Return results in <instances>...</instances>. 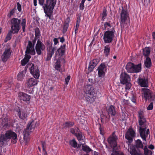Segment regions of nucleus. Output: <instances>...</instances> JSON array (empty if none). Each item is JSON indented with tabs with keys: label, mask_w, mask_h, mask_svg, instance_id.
<instances>
[{
	"label": "nucleus",
	"mask_w": 155,
	"mask_h": 155,
	"mask_svg": "<svg viewBox=\"0 0 155 155\" xmlns=\"http://www.w3.org/2000/svg\"><path fill=\"white\" fill-rule=\"evenodd\" d=\"M12 51L11 48L8 47L5 50V51L2 56V61L3 62H5L10 57Z\"/></svg>",
	"instance_id": "13"
},
{
	"label": "nucleus",
	"mask_w": 155,
	"mask_h": 155,
	"mask_svg": "<svg viewBox=\"0 0 155 155\" xmlns=\"http://www.w3.org/2000/svg\"><path fill=\"white\" fill-rule=\"evenodd\" d=\"M145 155H152L151 151L148 149L146 146L143 149Z\"/></svg>",
	"instance_id": "42"
},
{
	"label": "nucleus",
	"mask_w": 155,
	"mask_h": 155,
	"mask_svg": "<svg viewBox=\"0 0 155 155\" xmlns=\"http://www.w3.org/2000/svg\"><path fill=\"white\" fill-rule=\"evenodd\" d=\"M153 108V103L151 102L147 107V109L148 110H151Z\"/></svg>",
	"instance_id": "52"
},
{
	"label": "nucleus",
	"mask_w": 155,
	"mask_h": 155,
	"mask_svg": "<svg viewBox=\"0 0 155 155\" xmlns=\"http://www.w3.org/2000/svg\"><path fill=\"white\" fill-rule=\"evenodd\" d=\"M53 41L54 42V45H56L59 42L58 39L57 38H54L53 39Z\"/></svg>",
	"instance_id": "56"
},
{
	"label": "nucleus",
	"mask_w": 155,
	"mask_h": 155,
	"mask_svg": "<svg viewBox=\"0 0 155 155\" xmlns=\"http://www.w3.org/2000/svg\"><path fill=\"white\" fill-rule=\"evenodd\" d=\"M69 143L73 147L76 148L77 147V143L75 139L70 140Z\"/></svg>",
	"instance_id": "38"
},
{
	"label": "nucleus",
	"mask_w": 155,
	"mask_h": 155,
	"mask_svg": "<svg viewBox=\"0 0 155 155\" xmlns=\"http://www.w3.org/2000/svg\"><path fill=\"white\" fill-rule=\"evenodd\" d=\"M12 31H9L8 34L5 40V42H6L7 41L10 40L12 38Z\"/></svg>",
	"instance_id": "43"
},
{
	"label": "nucleus",
	"mask_w": 155,
	"mask_h": 155,
	"mask_svg": "<svg viewBox=\"0 0 155 155\" xmlns=\"http://www.w3.org/2000/svg\"><path fill=\"white\" fill-rule=\"evenodd\" d=\"M55 68L56 70L61 72L60 62L58 60L55 64Z\"/></svg>",
	"instance_id": "44"
},
{
	"label": "nucleus",
	"mask_w": 155,
	"mask_h": 155,
	"mask_svg": "<svg viewBox=\"0 0 155 155\" xmlns=\"http://www.w3.org/2000/svg\"><path fill=\"white\" fill-rule=\"evenodd\" d=\"M120 81L121 84L126 85L125 89L129 90L131 86V84L130 82V78H120Z\"/></svg>",
	"instance_id": "19"
},
{
	"label": "nucleus",
	"mask_w": 155,
	"mask_h": 155,
	"mask_svg": "<svg viewBox=\"0 0 155 155\" xmlns=\"http://www.w3.org/2000/svg\"><path fill=\"white\" fill-rule=\"evenodd\" d=\"M154 146L152 144L150 145L148 147V148L151 150L153 149H154Z\"/></svg>",
	"instance_id": "59"
},
{
	"label": "nucleus",
	"mask_w": 155,
	"mask_h": 155,
	"mask_svg": "<svg viewBox=\"0 0 155 155\" xmlns=\"http://www.w3.org/2000/svg\"><path fill=\"white\" fill-rule=\"evenodd\" d=\"M107 112L109 117L115 116L116 113L115 107L113 105H110L108 108Z\"/></svg>",
	"instance_id": "21"
},
{
	"label": "nucleus",
	"mask_w": 155,
	"mask_h": 155,
	"mask_svg": "<svg viewBox=\"0 0 155 155\" xmlns=\"http://www.w3.org/2000/svg\"><path fill=\"white\" fill-rule=\"evenodd\" d=\"M15 9H12L11 11H10L8 14L7 16L8 17L10 18H11L12 15H13L15 13Z\"/></svg>",
	"instance_id": "49"
},
{
	"label": "nucleus",
	"mask_w": 155,
	"mask_h": 155,
	"mask_svg": "<svg viewBox=\"0 0 155 155\" xmlns=\"http://www.w3.org/2000/svg\"><path fill=\"white\" fill-rule=\"evenodd\" d=\"M8 118L7 116L5 117L4 118L2 119L1 124L3 128L4 129L7 128L9 127L8 122Z\"/></svg>",
	"instance_id": "24"
},
{
	"label": "nucleus",
	"mask_w": 155,
	"mask_h": 155,
	"mask_svg": "<svg viewBox=\"0 0 155 155\" xmlns=\"http://www.w3.org/2000/svg\"><path fill=\"white\" fill-rule=\"evenodd\" d=\"M138 83L141 86L147 87L148 85V80L147 78H138Z\"/></svg>",
	"instance_id": "22"
},
{
	"label": "nucleus",
	"mask_w": 155,
	"mask_h": 155,
	"mask_svg": "<svg viewBox=\"0 0 155 155\" xmlns=\"http://www.w3.org/2000/svg\"><path fill=\"white\" fill-rule=\"evenodd\" d=\"M99 62V60L98 59H94L90 61L87 69V73L88 74L93 71L94 68Z\"/></svg>",
	"instance_id": "12"
},
{
	"label": "nucleus",
	"mask_w": 155,
	"mask_h": 155,
	"mask_svg": "<svg viewBox=\"0 0 155 155\" xmlns=\"http://www.w3.org/2000/svg\"><path fill=\"white\" fill-rule=\"evenodd\" d=\"M82 150L87 153L92 151V150L87 145H82Z\"/></svg>",
	"instance_id": "35"
},
{
	"label": "nucleus",
	"mask_w": 155,
	"mask_h": 155,
	"mask_svg": "<svg viewBox=\"0 0 155 155\" xmlns=\"http://www.w3.org/2000/svg\"><path fill=\"white\" fill-rule=\"evenodd\" d=\"M18 113L19 117L21 119L24 120L26 119L27 114L26 111L25 110L19 111Z\"/></svg>",
	"instance_id": "29"
},
{
	"label": "nucleus",
	"mask_w": 155,
	"mask_h": 155,
	"mask_svg": "<svg viewBox=\"0 0 155 155\" xmlns=\"http://www.w3.org/2000/svg\"><path fill=\"white\" fill-rule=\"evenodd\" d=\"M56 0H46L45 3V7L44 8V12L45 16L49 19H52L51 14L55 6Z\"/></svg>",
	"instance_id": "4"
},
{
	"label": "nucleus",
	"mask_w": 155,
	"mask_h": 155,
	"mask_svg": "<svg viewBox=\"0 0 155 155\" xmlns=\"http://www.w3.org/2000/svg\"><path fill=\"white\" fill-rule=\"evenodd\" d=\"M75 135L80 142L84 141V139L83 138L81 132L76 133Z\"/></svg>",
	"instance_id": "36"
},
{
	"label": "nucleus",
	"mask_w": 155,
	"mask_h": 155,
	"mask_svg": "<svg viewBox=\"0 0 155 155\" xmlns=\"http://www.w3.org/2000/svg\"><path fill=\"white\" fill-rule=\"evenodd\" d=\"M104 53L106 56H107L110 51V47L109 45H107L104 47Z\"/></svg>",
	"instance_id": "41"
},
{
	"label": "nucleus",
	"mask_w": 155,
	"mask_h": 155,
	"mask_svg": "<svg viewBox=\"0 0 155 155\" xmlns=\"http://www.w3.org/2000/svg\"><path fill=\"white\" fill-rule=\"evenodd\" d=\"M138 123L139 125L146 124V118L144 117V112L141 110L138 111Z\"/></svg>",
	"instance_id": "14"
},
{
	"label": "nucleus",
	"mask_w": 155,
	"mask_h": 155,
	"mask_svg": "<svg viewBox=\"0 0 155 155\" xmlns=\"http://www.w3.org/2000/svg\"><path fill=\"white\" fill-rule=\"evenodd\" d=\"M84 95L83 100L87 103H92L96 98L95 93L94 87L91 85H87L84 86Z\"/></svg>",
	"instance_id": "2"
},
{
	"label": "nucleus",
	"mask_w": 155,
	"mask_h": 155,
	"mask_svg": "<svg viewBox=\"0 0 155 155\" xmlns=\"http://www.w3.org/2000/svg\"><path fill=\"white\" fill-rule=\"evenodd\" d=\"M120 78H130V76L125 72H122L120 75Z\"/></svg>",
	"instance_id": "50"
},
{
	"label": "nucleus",
	"mask_w": 155,
	"mask_h": 155,
	"mask_svg": "<svg viewBox=\"0 0 155 155\" xmlns=\"http://www.w3.org/2000/svg\"><path fill=\"white\" fill-rule=\"evenodd\" d=\"M128 151L131 155H141L140 153H138L135 148L133 147H130V149H129Z\"/></svg>",
	"instance_id": "31"
},
{
	"label": "nucleus",
	"mask_w": 155,
	"mask_h": 155,
	"mask_svg": "<svg viewBox=\"0 0 155 155\" xmlns=\"http://www.w3.org/2000/svg\"><path fill=\"white\" fill-rule=\"evenodd\" d=\"M54 50L55 48H53L51 49V51H50V50H49V51L48 53L47 56L49 57L50 58L52 57V55L54 54Z\"/></svg>",
	"instance_id": "45"
},
{
	"label": "nucleus",
	"mask_w": 155,
	"mask_h": 155,
	"mask_svg": "<svg viewBox=\"0 0 155 155\" xmlns=\"http://www.w3.org/2000/svg\"><path fill=\"white\" fill-rule=\"evenodd\" d=\"M117 137L115 134V132H113L107 139V142L112 148L111 151H113L111 155H124V153L120 152L114 150L116 149L117 145Z\"/></svg>",
	"instance_id": "3"
},
{
	"label": "nucleus",
	"mask_w": 155,
	"mask_h": 155,
	"mask_svg": "<svg viewBox=\"0 0 155 155\" xmlns=\"http://www.w3.org/2000/svg\"><path fill=\"white\" fill-rule=\"evenodd\" d=\"M11 139L12 142L15 143L17 141V134L11 130L6 131L5 134H0V146L8 145V143Z\"/></svg>",
	"instance_id": "1"
},
{
	"label": "nucleus",
	"mask_w": 155,
	"mask_h": 155,
	"mask_svg": "<svg viewBox=\"0 0 155 155\" xmlns=\"http://www.w3.org/2000/svg\"><path fill=\"white\" fill-rule=\"evenodd\" d=\"M141 64H138L137 65H134V72L137 73L140 72L141 69Z\"/></svg>",
	"instance_id": "32"
},
{
	"label": "nucleus",
	"mask_w": 155,
	"mask_h": 155,
	"mask_svg": "<svg viewBox=\"0 0 155 155\" xmlns=\"http://www.w3.org/2000/svg\"><path fill=\"white\" fill-rule=\"evenodd\" d=\"M107 15V11L105 9H104L102 14V18L103 21L104 20Z\"/></svg>",
	"instance_id": "47"
},
{
	"label": "nucleus",
	"mask_w": 155,
	"mask_h": 155,
	"mask_svg": "<svg viewBox=\"0 0 155 155\" xmlns=\"http://www.w3.org/2000/svg\"><path fill=\"white\" fill-rule=\"evenodd\" d=\"M74 123L72 122H67L63 124V128H64L70 127L73 126Z\"/></svg>",
	"instance_id": "34"
},
{
	"label": "nucleus",
	"mask_w": 155,
	"mask_h": 155,
	"mask_svg": "<svg viewBox=\"0 0 155 155\" xmlns=\"http://www.w3.org/2000/svg\"><path fill=\"white\" fill-rule=\"evenodd\" d=\"M116 31L114 27L110 30L104 32L103 35V39L104 42L106 44L112 42L114 36Z\"/></svg>",
	"instance_id": "5"
},
{
	"label": "nucleus",
	"mask_w": 155,
	"mask_h": 155,
	"mask_svg": "<svg viewBox=\"0 0 155 155\" xmlns=\"http://www.w3.org/2000/svg\"><path fill=\"white\" fill-rule=\"evenodd\" d=\"M70 78H65V84L66 85H67L68 84Z\"/></svg>",
	"instance_id": "58"
},
{
	"label": "nucleus",
	"mask_w": 155,
	"mask_h": 155,
	"mask_svg": "<svg viewBox=\"0 0 155 155\" xmlns=\"http://www.w3.org/2000/svg\"><path fill=\"white\" fill-rule=\"evenodd\" d=\"M71 132V133H72L73 134H74L75 133V130L73 128H72L70 130Z\"/></svg>",
	"instance_id": "61"
},
{
	"label": "nucleus",
	"mask_w": 155,
	"mask_h": 155,
	"mask_svg": "<svg viewBox=\"0 0 155 155\" xmlns=\"http://www.w3.org/2000/svg\"><path fill=\"white\" fill-rule=\"evenodd\" d=\"M36 124V122L34 121L28 123L26 128L23 131L24 138L25 140L26 139L27 137L29 135L30 133L34 130Z\"/></svg>",
	"instance_id": "8"
},
{
	"label": "nucleus",
	"mask_w": 155,
	"mask_h": 155,
	"mask_svg": "<svg viewBox=\"0 0 155 155\" xmlns=\"http://www.w3.org/2000/svg\"><path fill=\"white\" fill-rule=\"evenodd\" d=\"M144 64L146 68H149L150 67L151 65V59L149 57H146L144 62Z\"/></svg>",
	"instance_id": "30"
},
{
	"label": "nucleus",
	"mask_w": 155,
	"mask_h": 155,
	"mask_svg": "<svg viewBox=\"0 0 155 155\" xmlns=\"http://www.w3.org/2000/svg\"><path fill=\"white\" fill-rule=\"evenodd\" d=\"M26 23V20L25 19H22L21 22V25L22 27V29L23 32L25 31V26Z\"/></svg>",
	"instance_id": "40"
},
{
	"label": "nucleus",
	"mask_w": 155,
	"mask_h": 155,
	"mask_svg": "<svg viewBox=\"0 0 155 155\" xmlns=\"http://www.w3.org/2000/svg\"><path fill=\"white\" fill-rule=\"evenodd\" d=\"M94 79L89 78L88 79V81L91 84H94L95 83V79L94 78H93Z\"/></svg>",
	"instance_id": "53"
},
{
	"label": "nucleus",
	"mask_w": 155,
	"mask_h": 155,
	"mask_svg": "<svg viewBox=\"0 0 155 155\" xmlns=\"http://www.w3.org/2000/svg\"><path fill=\"white\" fill-rule=\"evenodd\" d=\"M37 0H33L34 5L35 6H36L37 4Z\"/></svg>",
	"instance_id": "63"
},
{
	"label": "nucleus",
	"mask_w": 155,
	"mask_h": 155,
	"mask_svg": "<svg viewBox=\"0 0 155 155\" xmlns=\"http://www.w3.org/2000/svg\"><path fill=\"white\" fill-rule=\"evenodd\" d=\"M120 16V25L122 28H124V25L126 24V21L128 18V14L127 12L123 8L122 10Z\"/></svg>",
	"instance_id": "10"
},
{
	"label": "nucleus",
	"mask_w": 155,
	"mask_h": 155,
	"mask_svg": "<svg viewBox=\"0 0 155 155\" xmlns=\"http://www.w3.org/2000/svg\"><path fill=\"white\" fill-rule=\"evenodd\" d=\"M38 1L39 4L42 6L44 10V8L45 7V3H44L45 0H38Z\"/></svg>",
	"instance_id": "48"
},
{
	"label": "nucleus",
	"mask_w": 155,
	"mask_h": 155,
	"mask_svg": "<svg viewBox=\"0 0 155 155\" xmlns=\"http://www.w3.org/2000/svg\"><path fill=\"white\" fill-rule=\"evenodd\" d=\"M104 26L105 29L107 30H110L113 27L111 26L110 22H105L104 24Z\"/></svg>",
	"instance_id": "39"
},
{
	"label": "nucleus",
	"mask_w": 155,
	"mask_h": 155,
	"mask_svg": "<svg viewBox=\"0 0 155 155\" xmlns=\"http://www.w3.org/2000/svg\"><path fill=\"white\" fill-rule=\"evenodd\" d=\"M97 70H98V74L99 77L103 78L104 76L106 71V66L104 64H101L98 68Z\"/></svg>",
	"instance_id": "17"
},
{
	"label": "nucleus",
	"mask_w": 155,
	"mask_h": 155,
	"mask_svg": "<svg viewBox=\"0 0 155 155\" xmlns=\"http://www.w3.org/2000/svg\"><path fill=\"white\" fill-rule=\"evenodd\" d=\"M57 51L60 56H62L64 55L65 54V45H63L62 46H61L58 50Z\"/></svg>",
	"instance_id": "28"
},
{
	"label": "nucleus",
	"mask_w": 155,
	"mask_h": 155,
	"mask_svg": "<svg viewBox=\"0 0 155 155\" xmlns=\"http://www.w3.org/2000/svg\"><path fill=\"white\" fill-rule=\"evenodd\" d=\"M4 83L8 82L10 85H11L12 84L13 81L12 79H10L9 80H5L3 81Z\"/></svg>",
	"instance_id": "54"
},
{
	"label": "nucleus",
	"mask_w": 155,
	"mask_h": 155,
	"mask_svg": "<svg viewBox=\"0 0 155 155\" xmlns=\"http://www.w3.org/2000/svg\"><path fill=\"white\" fill-rule=\"evenodd\" d=\"M137 127L140 136L143 140L146 141V138L149 132V129H147L146 124L139 125Z\"/></svg>",
	"instance_id": "7"
},
{
	"label": "nucleus",
	"mask_w": 155,
	"mask_h": 155,
	"mask_svg": "<svg viewBox=\"0 0 155 155\" xmlns=\"http://www.w3.org/2000/svg\"><path fill=\"white\" fill-rule=\"evenodd\" d=\"M30 72L34 78L39 77L40 74L39 72L38 68L37 66H34V64H32L30 69Z\"/></svg>",
	"instance_id": "18"
},
{
	"label": "nucleus",
	"mask_w": 155,
	"mask_h": 155,
	"mask_svg": "<svg viewBox=\"0 0 155 155\" xmlns=\"http://www.w3.org/2000/svg\"><path fill=\"white\" fill-rule=\"evenodd\" d=\"M39 78H30L28 82V85L29 87H31L37 84V79Z\"/></svg>",
	"instance_id": "25"
},
{
	"label": "nucleus",
	"mask_w": 155,
	"mask_h": 155,
	"mask_svg": "<svg viewBox=\"0 0 155 155\" xmlns=\"http://www.w3.org/2000/svg\"><path fill=\"white\" fill-rule=\"evenodd\" d=\"M136 146L137 148H143L142 142L140 140L138 139L136 141Z\"/></svg>",
	"instance_id": "33"
},
{
	"label": "nucleus",
	"mask_w": 155,
	"mask_h": 155,
	"mask_svg": "<svg viewBox=\"0 0 155 155\" xmlns=\"http://www.w3.org/2000/svg\"><path fill=\"white\" fill-rule=\"evenodd\" d=\"M84 8V4H82L81 3L80 5V8L81 9H83Z\"/></svg>",
	"instance_id": "57"
},
{
	"label": "nucleus",
	"mask_w": 155,
	"mask_h": 155,
	"mask_svg": "<svg viewBox=\"0 0 155 155\" xmlns=\"http://www.w3.org/2000/svg\"><path fill=\"white\" fill-rule=\"evenodd\" d=\"M150 51L149 48H145L143 50V54L145 56L147 57L150 54Z\"/></svg>",
	"instance_id": "37"
},
{
	"label": "nucleus",
	"mask_w": 155,
	"mask_h": 155,
	"mask_svg": "<svg viewBox=\"0 0 155 155\" xmlns=\"http://www.w3.org/2000/svg\"><path fill=\"white\" fill-rule=\"evenodd\" d=\"M152 36H153V38L155 40V32H153V33Z\"/></svg>",
	"instance_id": "64"
},
{
	"label": "nucleus",
	"mask_w": 155,
	"mask_h": 155,
	"mask_svg": "<svg viewBox=\"0 0 155 155\" xmlns=\"http://www.w3.org/2000/svg\"><path fill=\"white\" fill-rule=\"evenodd\" d=\"M41 34L39 28H37L35 29V39L33 41V44L34 45L36 42V40L39 39Z\"/></svg>",
	"instance_id": "27"
},
{
	"label": "nucleus",
	"mask_w": 155,
	"mask_h": 155,
	"mask_svg": "<svg viewBox=\"0 0 155 155\" xmlns=\"http://www.w3.org/2000/svg\"><path fill=\"white\" fill-rule=\"evenodd\" d=\"M17 9L20 12L21 11V5L19 2H17Z\"/></svg>",
	"instance_id": "55"
},
{
	"label": "nucleus",
	"mask_w": 155,
	"mask_h": 155,
	"mask_svg": "<svg viewBox=\"0 0 155 155\" xmlns=\"http://www.w3.org/2000/svg\"><path fill=\"white\" fill-rule=\"evenodd\" d=\"M143 94L146 101H151L154 98V95L152 92L149 89L146 88H142Z\"/></svg>",
	"instance_id": "9"
},
{
	"label": "nucleus",
	"mask_w": 155,
	"mask_h": 155,
	"mask_svg": "<svg viewBox=\"0 0 155 155\" xmlns=\"http://www.w3.org/2000/svg\"><path fill=\"white\" fill-rule=\"evenodd\" d=\"M19 98L24 101H28L30 99V96L25 93L21 92L18 94Z\"/></svg>",
	"instance_id": "20"
},
{
	"label": "nucleus",
	"mask_w": 155,
	"mask_h": 155,
	"mask_svg": "<svg viewBox=\"0 0 155 155\" xmlns=\"http://www.w3.org/2000/svg\"><path fill=\"white\" fill-rule=\"evenodd\" d=\"M60 41L62 43H63L64 41V39L63 37H61L60 38Z\"/></svg>",
	"instance_id": "60"
},
{
	"label": "nucleus",
	"mask_w": 155,
	"mask_h": 155,
	"mask_svg": "<svg viewBox=\"0 0 155 155\" xmlns=\"http://www.w3.org/2000/svg\"><path fill=\"white\" fill-rule=\"evenodd\" d=\"M21 20L18 18H13L11 21V30L13 33H18L20 29Z\"/></svg>",
	"instance_id": "6"
},
{
	"label": "nucleus",
	"mask_w": 155,
	"mask_h": 155,
	"mask_svg": "<svg viewBox=\"0 0 155 155\" xmlns=\"http://www.w3.org/2000/svg\"><path fill=\"white\" fill-rule=\"evenodd\" d=\"M31 56L29 54H25L24 58L21 61V64L22 66H25L29 61Z\"/></svg>",
	"instance_id": "26"
},
{
	"label": "nucleus",
	"mask_w": 155,
	"mask_h": 155,
	"mask_svg": "<svg viewBox=\"0 0 155 155\" xmlns=\"http://www.w3.org/2000/svg\"><path fill=\"white\" fill-rule=\"evenodd\" d=\"M134 65L133 63L129 62L128 63L126 66V68L127 71L129 73H134Z\"/></svg>",
	"instance_id": "23"
},
{
	"label": "nucleus",
	"mask_w": 155,
	"mask_h": 155,
	"mask_svg": "<svg viewBox=\"0 0 155 155\" xmlns=\"http://www.w3.org/2000/svg\"><path fill=\"white\" fill-rule=\"evenodd\" d=\"M41 145L43 148V150L44 151H46L45 147H46V143L44 141H41Z\"/></svg>",
	"instance_id": "51"
},
{
	"label": "nucleus",
	"mask_w": 155,
	"mask_h": 155,
	"mask_svg": "<svg viewBox=\"0 0 155 155\" xmlns=\"http://www.w3.org/2000/svg\"><path fill=\"white\" fill-rule=\"evenodd\" d=\"M131 101L134 103H135L136 102V100L134 97H133L131 98Z\"/></svg>",
	"instance_id": "62"
},
{
	"label": "nucleus",
	"mask_w": 155,
	"mask_h": 155,
	"mask_svg": "<svg viewBox=\"0 0 155 155\" xmlns=\"http://www.w3.org/2000/svg\"><path fill=\"white\" fill-rule=\"evenodd\" d=\"M26 73V71H23L19 73L18 75V78H23L25 76V74Z\"/></svg>",
	"instance_id": "46"
},
{
	"label": "nucleus",
	"mask_w": 155,
	"mask_h": 155,
	"mask_svg": "<svg viewBox=\"0 0 155 155\" xmlns=\"http://www.w3.org/2000/svg\"><path fill=\"white\" fill-rule=\"evenodd\" d=\"M45 45L40 39H38L35 46V49L38 55L41 54V52L45 49Z\"/></svg>",
	"instance_id": "11"
},
{
	"label": "nucleus",
	"mask_w": 155,
	"mask_h": 155,
	"mask_svg": "<svg viewBox=\"0 0 155 155\" xmlns=\"http://www.w3.org/2000/svg\"><path fill=\"white\" fill-rule=\"evenodd\" d=\"M34 47V45H32V42L29 41L28 45L27 47L26 50L25 51V54L35 55V52Z\"/></svg>",
	"instance_id": "15"
},
{
	"label": "nucleus",
	"mask_w": 155,
	"mask_h": 155,
	"mask_svg": "<svg viewBox=\"0 0 155 155\" xmlns=\"http://www.w3.org/2000/svg\"><path fill=\"white\" fill-rule=\"evenodd\" d=\"M135 136V132L132 129H129L126 133L125 137L128 140L130 143L133 141V138Z\"/></svg>",
	"instance_id": "16"
}]
</instances>
